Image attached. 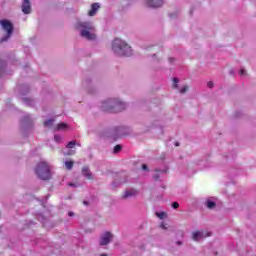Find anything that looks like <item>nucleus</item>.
I'll return each mask as SVG.
<instances>
[{"label": "nucleus", "instance_id": "1", "mask_svg": "<svg viewBox=\"0 0 256 256\" xmlns=\"http://www.w3.org/2000/svg\"><path fill=\"white\" fill-rule=\"evenodd\" d=\"M112 50L119 57H129L132 53L131 46L119 38L113 41Z\"/></svg>", "mask_w": 256, "mask_h": 256}, {"label": "nucleus", "instance_id": "2", "mask_svg": "<svg viewBox=\"0 0 256 256\" xmlns=\"http://www.w3.org/2000/svg\"><path fill=\"white\" fill-rule=\"evenodd\" d=\"M125 108V103L119 99H110L103 103V109L108 113H120V111H125Z\"/></svg>", "mask_w": 256, "mask_h": 256}, {"label": "nucleus", "instance_id": "3", "mask_svg": "<svg viewBox=\"0 0 256 256\" xmlns=\"http://www.w3.org/2000/svg\"><path fill=\"white\" fill-rule=\"evenodd\" d=\"M35 173L38 179H42V181H49L51 179V167L47 162H40L37 164Z\"/></svg>", "mask_w": 256, "mask_h": 256}, {"label": "nucleus", "instance_id": "4", "mask_svg": "<svg viewBox=\"0 0 256 256\" xmlns=\"http://www.w3.org/2000/svg\"><path fill=\"white\" fill-rule=\"evenodd\" d=\"M82 27L81 37L88 39V41H93L95 39V34H91L89 31H93V24L91 22H83L80 24Z\"/></svg>", "mask_w": 256, "mask_h": 256}, {"label": "nucleus", "instance_id": "5", "mask_svg": "<svg viewBox=\"0 0 256 256\" xmlns=\"http://www.w3.org/2000/svg\"><path fill=\"white\" fill-rule=\"evenodd\" d=\"M0 25H2L4 31H6L8 37H11L13 34V23H11L9 20H0Z\"/></svg>", "mask_w": 256, "mask_h": 256}, {"label": "nucleus", "instance_id": "6", "mask_svg": "<svg viewBox=\"0 0 256 256\" xmlns=\"http://www.w3.org/2000/svg\"><path fill=\"white\" fill-rule=\"evenodd\" d=\"M111 239H113V234H111V232H106L101 236L100 245L102 247L109 245V243H111Z\"/></svg>", "mask_w": 256, "mask_h": 256}, {"label": "nucleus", "instance_id": "7", "mask_svg": "<svg viewBox=\"0 0 256 256\" xmlns=\"http://www.w3.org/2000/svg\"><path fill=\"white\" fill-rule=\"evenodd\" d=\"M205 237H211V232H193L192 239L194 241H199L200 239H205Z\"/></svg>", "mask_w": 256, "mask_h": 256}, {"label": "nucleus", "instance_id": "8", "mask_svg": "<svg viewBox=\"0 0 256 256\" xmlns=\"http://www.w3.org/2000/svg\"><path fill=\"white\" fill-rule=\"evenodd\" d=\"M22 12L24 15H29L31 13V1L30 0H23Z\"/></svg>", "mask_w": 256, "mask_h": 256}, {"label": "nucleus", "instance_id": "9", "mask_svg": "<svg viewBox=\"0 0 256 256\" xmlns=\"http://www.w3.org/2000/svg\"><path fill=\"white\" fill-rule=\"evenodd\" d=\"M146 3L148 7H163V0H147Z\"/></svg>", "mask_w": 256, "mask_h": 256}, {"label": "nucleus", "instance_id": "10", "mask_svg": "<svg viewBox=\"0 0 256 256\" xmlns=\"http://www.w3.org/2000/svg\"><path fill=\"white\" fill-rule=\"evenodd\" d=\"M101 8V6L99 5V3H93L91 5V9L88 12L89 17H95V15L97 14V11H99V9Z\"/></svg>", "mask_w": 256, "mask_h": 256}, {"label": "nucleus", "instance_id": "11", "mask_svg": "<svg viewBox=\"0 0 256 256\" xmlns=\"http://www.w3.org/2000/svg\"><path fill=\"white\" fill-rule=\"evenodd\" d=\"M82 175L86 177L89 181H92L93 179V173H91V170L89 169V166H84L82 168Z\"/></svg>", "mask_w": 256, "mask_h": 256}, {"label": "nucleus", "instance_id": "12", "mask_svg": "<svg viewBox=\"0 0 256 256\" xmlns=\"http://www.w3.org/2000/svg\"><path fill=\"white\" fill-rule=\"evenodd\" d=\"M134 195H137V191L136 190H128L124 193V195L122 196L123 199H127L128 197H134Z\"/></svg>", "mask_w": 256, "mask_h": 256}, {"label": "nucleus", "instance_id": "13", "mask_svg": "<svg viewBox=\"0 0 256 256\" xmlns=\"http://www.w3.org/2000/svg\"><path fill=\"white\" fill-rule=\"evenodd\" d=\"M73 165H75V162H73V160H70V161H66V162H65V168H66L68 171H71V169H73Z\"/></svg>", "mask_w": 256, "mask_h": 256}, {"label": "nucleus", "instance_id": "14", "mask_svg": "<svg viewBox=\"0 0 256 256\" xmlns=\"http://www.w3.org/2000/svg\"><path fill=\"white\" fill-rule=\"evenodd\" d=\"M63 129H67V125L64 122L58 124L56 127V131H63Z\"/></svg>", "mask_w": 256, "mask_h": 256}, {"label": "nucleus", "instance_id": "15", "mask_svg": "<svg viewBox=\"0 0 256 256\" xmlns=\"http://www.w3.org/2000/svg\"><path fill=\"white\" fill-rule=\"evenodd\" d=\"M75 145H77V141H70L68 142V144L66 145L67 149H75Z\"/></svg>", "mask_w": 256, "mask_h": 256}, {"label": "nucleus", "instance_id": "16", "mask_svg": "<svg viewBox=\"0 0 256 256\" xmlns=\"http://www.w3.org/2000/svg\"><path fill=\"white\" fill-rule=\"evenodd\" d=\"M53 119H49L44 122V127H53Z\"/></svg>", "mask_w": 256, "mask_h": 256}, {"label": "nucleus", "instance_id": "17", "mask_svg": "<svg viewBox=\"0 0 256 256\" xmlns=\"http://www.w3.org/2000/svg\"><path fill=\"white\" fill-rule=\"evenodd\" d=\"M206 205H207V208L208 209H214V207H215V202H213V201H207L206 202Z\"/></svg>", "mask_w": 256, "mask_h": 256}, {"label": "nucleus", "instance_id": "18", "mask_svg": "<svg viewBox=\"0 0 256 256\" xmlns=\"http://www.w3.org/2000/svg\"><path fill=\"white\" fill-rule=\"evenodd\" d=\"M123 149V147H121V145H116L115 147H114V150H113V152L114 153H119V151H121Z\"/></svg>", "mask_w": 256, "mask_h": 256}, {"label": "nucleus", "instance_id": "19", "mask_svg": "<svg viewBox=\"0 0 256 256\" xmlns=\"http://www.w3.org/2000/svg\"><path fill=\"white\" fill-rule=\"evenodd\" d=\"M178 83H179V79L173 78V88H174V89H177Z\"/></svg>", "mask_w": 256, "mask_h": 256}, {"label": "nucleus", "instance_id": "20", "mask_svg": "<svg viewBox=\"0 0 256 256\" xmlns=\"http://www.w3.org/2000/svg\"><path fill=\"white\" fill-rule=\"evenodd\" d=\"M187 91H189V86H184V87H182V89L180 90V93H182V95H183V94L187 93Z\"/></svg>", "mask_w": 256, "mask_h": 256}, {"label": "nucleus", "instance_id": "21", "mask_svg": "<svg viewBox=\"0 0 256 256\" xmlns=\"http://www.w3.org/2000/svg\"><path fill=\"white\" fill-rule=\"evenodd\" d=\"M65 157H69L71 155H75V150H69L67 153H64Z\"/></svg>", "mask_w": 256, "mask_h": 256}, {"label": "nucleus", "instance_id": "22", "mask_svg": "<svg viewBox=\"0 0 256 256\" xmlns=\"http://www.w3.org/2000/svg\"><path fill=\"white\" fill-rule=\"evenodd\" d=\"M172 207L173 209H179V202H173Z\"/></svg>", "mask_w": 256, "mask_h": 256}, {"label": "nucleus", "instance_id": "23", "mask_svg": "<svg viewBox=\"0 0 256 256\" xmlns=\"http://www.w3.org/2000/svg\"><path fill=\"white\" fill-rule=\"evenodd\" d=\"M157 217H159V219H164V217H165V212L157 213Z\"/></svg>", "mask_w": 256, "mask_h": 256}, {"label": "nucleus", "instance_id": "24", "mask_svg": "<svg viewBox=\"0 0 256 256\" xmlns=\"http://www.w3.org/2000/svg\"><path fill=\"white\" fill-rule=\"evenodd\" d=\"M207 85H208L209 89H213V85H214L213 82L210 81V82H208Z\"/></svg>", "mask_w": 256, "mask_h": 256}, {"label": "nucleus", "instance_id": "25", "mask_svg": "<svg viewBox=\"0 0 256 256\" xmlns=\"http://www.w3.org/2000/svg\"><path fill=\"white\" fill-rule=\"evenodd\" d=\"M142 169H143V171H147V169H149V168L147 167V164H143Z\"/></svg>", "mask_w": 256, "mask_h": 256}, {"label": "nucleus", "instance_id": "26", "mask_svg": "<svg viewBox=\"0 0 256 256\" xmlns=\"http://www.w3.org/2000/svg\"><path fill=\"white\" fill-rule=\"evenodd\" d=\"M154 180H155V181H159V174H155V175H154Z\"/></svg>", "mask_w": 256, "mask_h": 256}, {"label": "nucleus", "instance_id": "27", "mask_svg": "<svg viewBox=\"0 0 256 256\" xmlns=\"http://www.w3.org/2000/svg\"><path fill=\"white\" fill-rule=\"evenodd\" d=\"M239 73L240 75H245V69H241Z\"/></svg>", "mask_w": 256, "mask_h": 256}, {"label": "nucleus", "instance_id": "28", "mask_svg": "<svg viewBox=\"0 0 256 256\" xmlns=\"http://www.w3.org/2000/svg\"><path fill=\"white\" fill-rule=\"evenodd\" d=\"M54 139H55V141H59V139H61V137H59L58 135H55Z\"/></svg>", "mask_w": 256, "mask_h": 256}, {"label": "nucleus", "instance_id": "29", "mask_svg": "<svg viewBox=\"0 0 256 256\" xmlns=\"http://www.w3.org/2000/svg\"><path fill=\"white\" fill-rule=\"evenodd\" d=\"M68 215H69V217H73L74 214H73V212H69Z\"/></svg>", "mask_w": 256, "mask_h": 256}, {"label": "nucleus", "instance_id": "30", "mask_svg": "<svg viewBox=\"0 0 256 256\" xmlns=\"http://www.w3.org/2000/svg\"><path fill=\"white\" fill-rule=\"evenodd\" d=\"M161 227H162V229H167V228L165 227V224H161Z\"/></svg>", "mask_w": 256, "mask_h": 256}, {"label": "nucleus", "instance_id": "31", "mask_svg": "<svg viewBox=\"0 0 256 256\" xmlns=\"http://www.w3.org/2000/svg\"><path fill=\"white\" fill-rule=\"evenodd\" d=\"M170 63H173V58H169Z\"/></svg>", "mask_w": 256, "mask_h": 256}, {"label": "nucleus", "instance_id": "32", "mask_svg": "<svg viewBox=\"0 0 256 256\" xmlns=\"http://www.w3.org/2000/svg\"><path fill=\"white\" fill-rule=\"evenodd\" d=\"M175 145H176V147H179V142H176V144H175Z\"/></svg>", "mask_w": 256, "mask_h": 256}, {"label": "nucleus", "instance_id": "33", "mask_svg": "<svg viewBox=\"0 0 256 256\" xmlns=\"http://www.w3.org/2000/svg\"><path fill=\"white\" fill-rule=\"evenodd\" d=\"M84 205H89V203L88 202H84Z\"/></svg>", "mask_w": 256, "mask_h": 256}, {"label": "nucleus", "instance_id": "34", "mask_svg": "<svg viewBox=\"0 0 256 256\" xmlns=\"http://www.w3.org/2000/svg\"><path fill=\"white\" fill-rule=\"evenodd\" d=\"M100 256H107V254H101Z\"/></svg>", "mask_w": 256, "mask_h": 256}, {"label": "nucleus", "instance_id": "35", "mask_svg": "<svg viewBox=\"0 0 256 256\" xmlns=\"http://www.w3.org/2000/svg\"><path fill=\"white\" fill-rule=\"evenodd\" d=\"M69 185H70V187H73V184L70 183Z\"/></svg>", "mask_w": 256, "mask_h": 256}, {"label": "nucleus", "instance_id": "36", "mask_svg": "<svg viewBox=\"0 0 256 256\" xmlns=\"http://www.w3.org/2000/svg\"><path fill=\"white\" fill-rule=\"evenodd\" d=\"M178 245H181V242H178Z\"/></svg>", "mask_w": 256, "mask_h": 256}]
</instances>
